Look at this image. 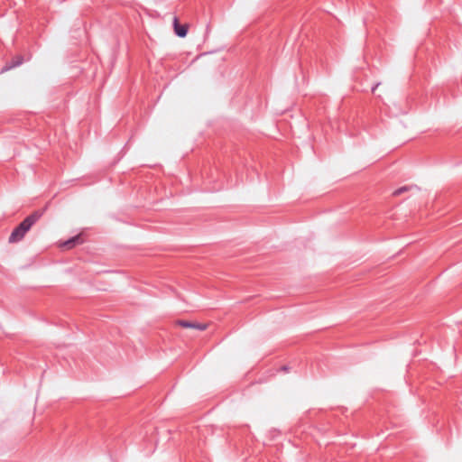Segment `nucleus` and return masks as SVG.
Here are the masks:
<instances>
[{
  "label": "nucleus",
  "instance_id": "f257e3e1",
  "mask_svg": "<svg viewBox=\"0 0 462 462\" xmlns=\"http://www.w3.org/2000/svg\"><path fill=\"white\" fill-rule=\"evenodd\" d=\"M42 212L35 211L28 216L11 234L9 243H17L21 241L32 226L41 217Z\"/></svg>",
  "mask_w": 462,
  "mask_h": 462
},
{
  "label": "nucleus",
  "instance_id": "f03ea898",
  "mask_svg": "<svg viewBox=\"0 0 462 462\" xmlns=\"http://www.w3.org/2000/svg\"><path fill=\"white\" fill-rule=\"evenodd\" d=\"M173 28L175 34L180 38H183L188 33L189 25L187 23H180L179 19L175 16L173 18Z\"/></svg>",
  "mask_w": 462,
  "mask_h": 462
},
{
  "label": "nucleus",
  "instance_id": "7ed1b4c3",
  "mask_svg": "<svg viewBox=\"0 0 462 462\" xmlns=\"http://www.w3.org/2000/svg\"><path fill=\"white\" fill-rule=\"evenodd\" d=\"M83 243V239L81 238L80 235H78L63 243L60 244V247L65 248V249H70L74 247L77 245H80Z\"/></svg>",
  "mask_w": 462,
  "mask_h": 462
},
{
  "label": "nucleus",
  "instance_id": "20e7f679",
  "mask_svg": "<svg viewBox=\"0 0 462 462\" xmlns=\"http://www.w3.org/2000/svg\"><path fill=\"white\" fill-rule=\"evenodd\" d=\"M176 324L178 326H180L182 328H191V327H195V323H191V322H189V321H186V320H178L176 322Z\"/></svg>",
  "mask_w": 462,
  "mask_h": 462
},
{
  "label": "nucleus",
  "instance_id": "39448f33",
  "mask_svg": "<svg viewBox=\"0 0 462 462\" xmlns=\"http://www.w3.org/2000/svg\"><path fill=\"white\" fill-rule=\"evenodd\" d=\"M208 328L207 324L195 323V327H191V328H197L199 330H205Z\"/></svg>",
  "mask_w": 462,
  "mask_h": 462
},
{
  "label": "nucleus",
  "instance_id": "423d86ee",
  "mask_svg": "<svg viewBox=\"0 0 462 462\" xmlns=\"http://www.w3.org/2000/svg\"><path fill=\"white\" fill-rule=\"evenodd\" d=\"M407 190V188L406 187H403V188H401V189H396L394 192H393V195L394 196H398L400 195L401 193L404 192Z\"/></svg>",
  "mask_w": 462,
  "mask_h": 462
},
{
  "label": "nucleus",
  "instance_id": "0eeeda50",
  "mask_svg": "<svg viewBox=\"0 0 462 462\" xmlns=\"http://www.w3.org/2000/svg\"><path fill=\"white\" fill-rule=\"evenodd\" d=\"M205 54H206V52H204V53H199L195 58L199 59V58H201L202 56H204Z\"/></svg>",
  "mask_w": 462,
  "mask_h": 462
},
{
  "label": "nucleus",
  "instance_id": "6e6552de",
  "mask_svg": "<svg viewBox=\"0 0 462 462\" xmlns=\"http://www.w3.org/2000/svg\"><path fill=\"white\" fill-rule=\"evenodd\" d=\"M15 58L22 59V58H23V57L19 55V56H16Z\"/></svg>",
  "mask_w": 462,
  "mask_h": 462
}]
</instances>
